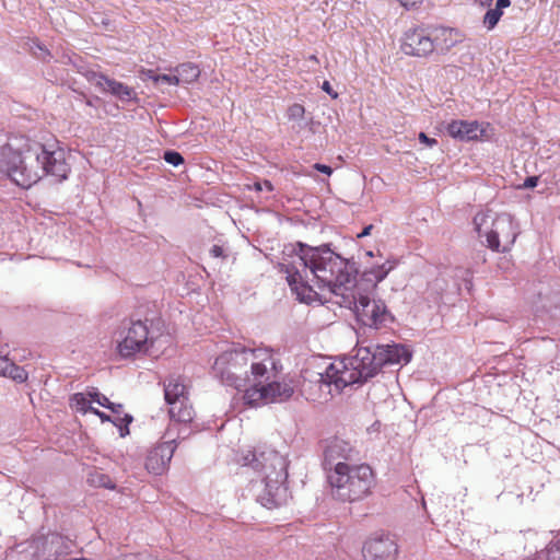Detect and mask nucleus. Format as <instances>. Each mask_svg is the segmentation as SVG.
Wrapping results in <instances>:
<instances>
[{
  "mask_svg": "<svg viewBox=\"0 0 560 560\" xmlns=\"http://www.w3.org/2000/svg\"><path fill=\"white\" fill-rule=\"evenodd\" d=\"M347 265L329 244L311 246L296 242L279 267L300 302L308 304L315 301L317 292L314 287H317L322 291L327 290L335 298L334 303L353 311L360 324L374 329L389 327L395 316L385 301L371 298L373 292L358 291L349 285V273H340V268L347 269Z\"/></svg>",
  "mask_w": 560,
  "mask_h": 560,
  "instance_id": "f257e3e1",
  "label": "nucleus"
},
{
  "mask_svg": "<svg viewBox=\"0 0 560 560\" xmlns=\"http://www.w3.org/2000/svg\"><path fill=\"white\" fill-rule=\"evenodd\" d=\"M0 171L18 186L28 188L48 175L57 182L67 179L70 166L65 150L57 142L42 143L15 136L0 148Z\"/></svg>",
  "mask_w": 560,
  "mask_h": 560,
  "instance_id": "f03ea898",
  "label": "nucleus"
},
{
  "mask_svg": "<svg viewBox=\"0 0 560 560\" xmlns=\"http://www.w3.org/2000/svg\"><path fill=\"white\" fill-rule=\"evenodd\" d=\"M279 357L268 347L246 348L242 345L219 354L212 365V374L223 385L237 390L252 388L275 375Z\"/></svg>",
  "mask_w": 560,
  "mask_h": 560,
  "instance_id": "7ed1b4c3",
  "label": "nucleus"
},
{
  "mask_svg": "<svg viewBox=\"0 0 560 560\" xmlns=\"http://www.w3.org/2000/svg\"><path fill=\"white\" fill-rule=\"evenodd\" d=\"M244 466L258 471L262 478V489L257 501L267 509H275L285 502L288 479V462L272 448H255L243 456Z\"/></svg>",
  "mask_w": 560,
  "mask_h": 560,
  "instance_id": "20e7f679",
  "label": "nucleus"
},
{
  "mask_svg": "<svg viewBox=\"0 0 560 560\" xmlns=\"http://www.w3.org/2000/svg\"><path fill=\"white\" fill-rule=\"evenodd\" d=\"M381 370L375 345L359 347L347 363L345 361L339 364L330 363L324 372L317 373L316 382L320 387L330 388L334 385L340 392L348 385L366 383Z\"/></svg>",
  "mask_w": 560,
  "mask_h": 560,
  "instance_id": "39448f33",
  "label": "nucleus"
},
{
  "mask_svg": "<svg viewBox=\"0 0 560 560\" xmlns=\"http://www.w3.org/2000/svg\"><path fill=\"white\" fill-rule=\"evenodd\" d=\"M334 499L357 502L366 498L375 485V476L366 464L339 466L327 475Z\"/></svg>",
  "mask_w": 560,
  "mask_h": 560,
  "instance_id": "423d86ee",
  "label": "nucleus"
},
{
  "mask_svg": "<svg viewBox=\"0 0 560 560\" xmlns=\"http://www.w3.org/2000/svg\"><path fill=\"white\" fill-rule=\"evenodd\" d=\"M282 371V364L279 360V369L275 372V375L267 381H262L259 384H253L252 388H247L243 396L246 405L257 407L260 405L283 402L289 400L294 394V387L292 382L277 381V377Z\"/></svg>",
  "mask_w": 560,
  "mask_h": 560,
  "instance_id": "0eeeda50",
  "label": "nucleus"
},
{
  "mask_svg": "<svg viewBox=\"0 0 560 560\" xmlns=\"http://www.w3.org/2000/svg\"><path fill=\"white\" fill-rule=\"evenodd\" d=\"M147 322V318L142 320L133 315L122 322L119 332L121 340L117 347L122 358H131L137 352H148L149 345L153 343V337H150Z\"/></svg>",
  "mask_w": 560,
  "mask_h": 560,
  "instance_id": "6e6552de",
  "label": "nucleus"
},
{
  "mask_svg": "<svg viewBox=\"0 0 560 560\" xmlns=\"http://www.w3.org/2000/svg\"><path fill=\"white\" fill-rule=\"evenodd\" d=\"M164 398L170 406V417L173 421L191 422L195 410L189 402L188 389L180 376L170 375L164 381Z\"/></svg>",
  "mask_w": 560,
  "mask_h": 560,
  "instance_id": "1a4fd4ad",
  "label": "nucleus"
},
{
  "mask_svg": "<svg viewBox=\"0 0 560 560\" xmlns=\"http://www.w3.org/2000/svg\"><path fill=\"white\" fill-rule=\"evenodd\" d=\"M340 259L348 264L347 269L340 268V273L343 275L347 271L351 281L349 285H353L358 291L374 292L377 284L382 282L396 266L395 261L386 260L383 264L365 269L358 278L359 268L357 262L341 256Z\"/></svg>",
  "mask_w": 560,
  "mask_h": 560,
  "instance_id": "9d476101",
  "label": "nucleus"
},
{
  "mask_svg": "<svg viewBox=\"0 0 560 560\" xmlns=\"http://www.w3.org/2000/svg\"><path fill=\"white\" fill-rule=\"evenodd\" d=\"M518 235L517 224L509 213H500L492 220L486 231L487 247L494 252H508Z\"/></svg>",
  "mask_w": 560,
  "mask_h": 560,
  "instance_id": "9b49d317",
  "label": "nucleus"
},
{
  "mask_svg": "<svg viewBox=\"0 0 560 560\" xmlns=\"http://www.w3.org/2000/svg\"><path fill=\"white\" fill-rule=\"evenodd\" d=\"M435 38L422 27H416L405 32L400 49L405 55L412 57H428L434 51Z\"/></svg>",
  "mask_w": 560,
  "mask_h": 560,
  "instance_id": "f8f14e48",
  "label": "nucleus"
},
{
  "mask_svg": "<svg viewBox=\"0 0 560 560\" xmlns=\"http://www.w3.org/2000/svg\"><path fill=\"white\" fill-rule=\"evenodd\" d=\"M358 452L349 442L335 439L329 442L324 451L323 467L326 472L336 471L339 466H350Z\"/></svg>",
  "mask_w": 560,
  "mask_h": 560,
  "instance_id": "ddd939ff",
  "label": "nucleus"
},
{
  "mask_svg": "<svg viewBox=\"0 0 560 560\" xmlns=\"http://www.w3.org/2000/svg\"><path fill=\"white\" fill-rule=\"evenodd\" d=\"M362 553L365 560H396L398 546L389 534H375L364 542Z\"/></svg>",
  "mask_w": 560,
  "mask_h": 560,
  "instance_id": "4468645a",
  "label": "nucleus"
},
{
  "mask_svg": "<svg viewBox=\"0 0 560 560\" xmlns=\"http://www.w3.org/2000/svg\"><path fill=\"white\" fill-rule=\"evenodd\" d=\"M175 443V439H168L149 451L145 458V468L149 472L159 476L168 468L176 448Z\"/></svg>",
  "mask_w": 560,
  "mask_h": 560,
  "instance_id": "2eb2a0df",
  "label": "nucleus"
},
{
  "mask_svg": "<svg viewBox=\"0 0 560 560\" xmlns=\"http://www.w3.org/2000/svg\"><path fill=\"white\" fill-rule=\"evenodd\" d=\"M445 130L450 137L462 142L479 140L485 133L477 120L455 119L446 124Z\"/></svg>",
  "mask_w": 560,
  "mask_h": 560,
  "instance_id": "dca6fc26",
  "label": "nucleus"
},
{
  "mask_svg": "<svg viewBox=\"0 0 560 560\" xmlns=\"http://www.w3.org/2000/svg\"><path fill=\"white\" fill-rule=\"evenodd\" d=\"M381 369L385 365L408 363L411 352L402 345H375Z\"/></svg>",
  "mask_w": 560,
  "mask_h": 560,
  "instance_id": "f3484780",
  "label": "nucleus"
},
{
  "mask_svg": "<svg viewBox=\"0 0 560 560\" xmlns=\"http://www.w3.org/2000/svg\"><path fill=\"white\" fill-rule=\"evenodd\" d=\"M102 92L109 93L122 102H129L137 98L135 90L114 79L106 78Z\"/></svg>",
  "mask_w": 560,
  "mask_h": 560,
  "instance_id": "a211bd4d",
  "label": "nucleus"
},
{
  "mask_svg": "<svg viewBox=\"0 0 560 560\" xmlns=\"http://www.w3.org/2000/svg\"><path fill=\"white\" fill-rule=\"evenodd\" d=\"M198 430V425L194 423V419L191 422L185 423V422H175L171 419V423L166 431V436L170 439H179V440H186L189 438L194 432Z\"/></svg>",
  "mask_w": 560,
  "mask_h": 560,
  "instance_id": "6ab92c4d",
  "label": "nucleus"
},
{
  "mask_svg": "<svg viewBox=\"0 0 560 560\" xmlns=\"http://www.w3.org/2000/svg\"><path fill=\"white\" fill-rule=\"evenodd\" d=\"M179 84H191L200 77V69L192 62H184L174 68Z\"/></svg>",
  "mask_w": 560,
  "mask_h": 560,
  "instance_id": "aec40b11",
  "label": "nucleus"
},
{
  "mask_svg": "<svg viewBox=\"0 0 560 560\" xmlns=\"http://www.w3.org/2000/svg\"><path fill=\"white\" fill-rule=\"evenodd\" d=\"M511 5V0H497L495 7L489 9L483 15V25L487 30H493L503 15V10Z\"/></svg>",
  "mask_w": 560,
  "mask_h": 560,
  "instance_id": "412c9836",
  "label": "nucleus"
},
{
  "mask_svg": "<svg viewBox=\"0 0 560 560\" xmlns=\"http://www.w3.org/2000/svg\"><path fill=\"white\" fill-rule=\"evenodd\" d=\"M493 219L494 217H492L491 211H480L476 213L472 222L479 237L486 236V231L490 230Z\"/></svg>",
  "mask_w": 560,
  "mask_h": 560,
  "instance_id": "4be33fe9",
  "label": "nucleus"
},
{
  "mask_svg": "<svg viewBox=\"0 0 560 560\" xmlns=\"http://www.w3.org/2000/svg\"><path fill=\"white\" fill-rule=\"evenodd\" d=\"M143 75L154 82V84L179 85L177 74H156L154 70L142 71Z\"/></svg>",
  "mask_w": 560,
  "mask_h": 560,
  "instance_id": "5701e85b",
  "label": "nucleus"
},
{
  "mask_svg": "<svg viewBox=\"0 0 560 560\" xmlns=\"http://www.w3.org/2000/svg\"><path fill=\"white\" fill-rule=\"evenodd\" d=\"M89 481L91 482V485H93L95 487H101V488H106V489L115 488V483L112 480V478L108 475L103 474L101 471H94L93 474H91L89 477Z\"/></svg>",
  "mask_w": 560,
  "mask_h": 560,
  "instance_id": "b1692460",
  "label": "nucleus"
},
{
  "mask_svg": "<svg viewBox=\"0 0 560 560\" xmlns=\"http://www.w3.org/2000/svg\"><path fill=\"white\" fill-rule=\"evenodd\" d=\"M71 406L82 413H88V408L90 406L91 399L88 394L84 393H75L70 398Z\"/></svg>",
  "mask_w": 560,
  "mask_h": 560,
  "instance_id": "393cba45",
  "label": "nucleus"
},
{
  "mask_svg": "<svg viewBox=\"0 0 560 560\" xmlns=\"http://www.w3.org/2000/svg\"><path fill=\"white\" fill-rule=\"evenodd\" d=\"M32 54L44 62H48L51 59V54L38 39H33L30 46Z\"/></svg>",
  "mask_w": 560,
  "mask_h": 560,
  "instance_id": "a878e982",
  "label": "nucleus"
},
{
  "mask_svg": "<svg viewBox=\"0 0 560 560\" xmlns=\"http://www.w3.org/2000/svg\"><path fill=\"white\" fill-rule=\"evenodd\" d=\"M27 372L24 368L16 365L14 362L12 363V366H10L9 372L7 374V377L12 378L13 381L18 383H23L27 380Z\"/></svg>",
  "mask_w": 560,
  "mask_h": 560,
  "instance_id": "bb28decb",
  "label": "nucleus"
},
{
  "mask_svg": "<svg viewBox=\"0 0 560 560\" xmlns=\"http://www.w3.org/2000/svg\"><path fill=\"white\" fill-rule=\"evenodd\" d=\"M90 83L94 84L97 89L102 90L103 86H104V82L107 78V75L101 73V72H96L92 69H90L89 71L84 72V75H83Z\"/></svg>",
  "mask_w": 560,
  "mask_h": 560,
  "instance_id": "cd10ccee",
  "label": "nucleus"
},
{
  "mask_svg": "<svg viewBox=\"0 0 560 560\" xmlns=\"http://www.w3.org/2000/svg\"><path fill=\"white\" fill-rule=\"evenodd\" d=\"M305 114V108L303 105L299 103H294L291 106H289L287 110V116L290 120H300L303 119Z\"/></svg>",
  "mask_w": 560,
  "mask_h": 560,
  "instance_id": "c85d7f7f",
  "label": "nucleus"
},
{
  "mask_svg": "<svg viewBox=\"0 0 560 560\" xmlns=\"http://www.w3.org/2000/svg\"><path fill=\"white\" fill-rule=\"evenodd\" d=\"M163 159L165 162H167L168 164H171L173 166H178L184 163L183 155L179 152L174 151V150L165 151Z\"/></svg>",
  "mask_w": 560,
  "mask_h": 560,
  "instance_id": "c756f323",
  "label": "nucleus"
},
{
  "mask_svg": "<svg viewBox=\"0 0 560 560\" xmlns=\"http://www.w3.org/2000/svg\"><path fill=\"white\" fill-rule=\"evenodd\" d=\"M114 420L117 421V423L120 424V427H117L120 431V436H126L127 434H129V429H128V425L132 422V416L129 415V413H125L122 418H120L119 416L113 418Z\"/></svg>",
  "mask_w": 560,
  "mask_h": 560,
  "instance_id": "7c9ffc66",
  "label": "nucleus"
},
{
  "mask_svg": "<svg viewBox=\"0 0 560 560\" xmlns=\"http://www.w3.org/2000/svg\"><path fill=\"white\" fill-rule=\"evenodd\" d=\"M88 396L91 400L97 402L102 407H105L110 402V400L103 394H101L97 388H92L88 392Z\"/></svg>",
  "mask_w": 560,
  "mask_h": 560,
  "instance_id": "2f4dec72",
  "label": "nucleus"
},
{
  "mask_svg": "<svg viewBox=\"0 0 560 560\" xmlns=\"http://www.w3.org/2000/svg\"><path fill=\"white\" fill-rule=\"evenodd\" d=\"M456 277L463 278V280L466 282V284H471V272L469 269L466 268H456Z\"/></svg>",
  "mask_w": 560,
  "mask_h": 560,
  "instance_id": "473e14b6",
  "label": "nucleus"
},
{
  "mask_svg": "<svg viewBox=\"0 0 560 560\" xmlns=\"http://www.w3.org/2000/svg\"><path fill=\"white\" fill-rule=\"evenodd\" d=\"M12 361L9 360L7 357L0 355V375L7 376L10 366H12Z\"/></svg>",
  "mask_w": 560,
  "mask_h": 560,
  "instance_id": "72a5a7b5",
  "label": "nucleus"
},
{
  "mask_svg": "<svg viewBox=\"0 0 560 560\" xmlns=\"http://www.w3.org/2000/svg\"><path fill=\"white\" fill-rule=\"evenodd\" d=\"M418 139L421 143L425 144L427 147H434L438 144V140L435 138H430L427 136L425 132H420L418 136Z\"/></svg>",
  "mask_w": 560,
  "mask_h": 560,
  "instance_id": "f704fd0d",
  "label": "nucleus"
},
{
  "mask_svg": "<svg viewBox=\"0 0 560 560\" xmlns=\"http://www.w3.org/2000/svg\"><path fill=\"white\" fill-rule=\"evenodd\" d=\"M209 253H210V256L213 258H222V259L226 258L225 252H224L223 247L220 245H213L210 248Z\"/></svg>",
  "mask_w": 560,
  "mask_h": 560,
  "instance_id": "c9c22d12",
  "label": "nucleus"
},
{
  "mask_svg": "<svg viewBox=\"0 0 560 560\" xmlns=\"http://www.w3.org/2000/svg\"><path fill=\"white\" fill-rule=\"evenodd\" d=\"M255 189L260 191L262 189H267L268 191H272L273 186L270 180H264L262 183H255Z\"/></svg>",
  "mask_w": 560,
  "mask_h": 560,
  "instance_id": "e433bc0d",
  "label": "nucleus"
},
{
  "mask_svg": "<svg viewBox=\"0 0 560 560\" xmlns=\"http://www.w3.org/2000/svg\"><path fill=\"white\" fill-rule=\"evenodd\" d=\"M538 177L537 176H528L525 178L523 183L524 188H534L537 186Z\"/></svg>",
  "mask_w": 560,
  "mask_h": 560,
  "instance_id": "4c0bfd02",
  "label": "nucleus"
},
{
  "mask_svg": "<svg viewBox=\"0 0 560 560\" xmlns=\"http://www.w3.org/2000/svg\"><path fill=\"white\" fill-rule=\"evenodd\" d=\"M106 408L109 409L113 413L119 416L122 412L124 406L121 404H115L110 401Z\"/></svg>",
  "mask_w": 560,
  "mask_h": 560,
  "instance_id": "58836bf2",
  "label": "nucleus"
},
{
  "mask_svg": "<svg viewBox=\"0 0 560 560\" xmlns=\"http://www.w3.org/2000/svg\"><path fill=\"white\" fill-rule=\"evenodd\" d=\"M314 168L320 173H324L326 175H331L332 168L326 164L316 163L314 164Z\"/></svg>",
  "mask_w": 560,
  "mask_h": 560,
  "instance_id": "ea45409f",
  "label": "nucleus"
},
{
  "mask_svg": "<svg viewBox=\"0 0 560 560\" xmlns=\"http://www.w3.org/2000/svg\"><path fill=\"white\" fill-rule=\"evenodd\" d=\"M97 417L101 419L102 422H112L114 425L116 427H120L119 423H117L116 420L113 419L112 416L101 411L100 413H97Z\"/></svg>",
  "mask_w": 560,
  "mask_h": 560,
  "instance_id": "a19ab883",
  "label": "nucleus"
},
{
  "mask_svg": "<svg viewBox=\"0 0 560 560\" xmlns=\"http://www.w3.org/2000/svg\"><path fill=\"white\" fill-rule=\"evenodd\" d=\"M323 91L329 94L332 98H337L338 94L335 92L328 81H324L322 85Z\"/></svg>",
  "mask_w": 560,
  "mask_h": 560,
  "instance_id": "79ce46f5",
  "label": "nucleus"
},
{
  "mask_svg": "<svg viewBox=\"0 0 560 560\" xmlns=\"http://www.w3.org/2000/svg\"><path fill=\"white\" fill-rule=\"evenodd\" d=\"M404 8L411 9L417 7L420 0H397Z\"/></svg>",
  "mask_w": 560,
  "mask_h": 560,
  "instance_id": "37998d69",
  "label": "nucleus"
},
{
  "mask_svg": "<svg viewBox=\"0 0 560 560\" xmlns=\"http://www.w3.org/2000/svg\"><path fill=\"white\" fill-rule=\"evenodd\" d=\"M73 66L77 68L78 73L84 75V72L89 71L90 68L84 65L82 61L80 62H73Z\"/></svg>",
  "mask_w": 560,
  "mask_h": 560,
  "instance_id": "c03bdc74",
  "label": "nucleus"
},
{
  "mask_svg": "<svg viewBox=\"0 0 560 560\" xmlns=\"http://www.w3.org/2000/svg\"><path fill=\"white\" fill-rule=\"evenodd\" d=\"M373 228H374V225H373V224H369V225H366V226L362 230V232H361V233H359V234L357 235V237H358V238H362V237H365V236L370 235V234H371V231L373 230Z\"/></svg>",
  "mask_w": 560,
  "mask_h": 560,
  "instance_id": "a18cd8bd",
  "label": "nucleus"
},
{
  "mask_svg": "<svg viewBox=\"0 0 560 560\" xmlns=\"http://www.w3.org/2000/svg\"><path fill=\"white\" fill-rule=\"evenodd\" d=\"M493 0H477L481 7H490Z\"/></svg>",
  "mask_w": 560,
  "mask_h": 560,
  "instance_id": "49530a36",
  "label": "nucleus"
},
{
  "mask_svg": "<svg viewBox=\"0 0 560 560\" xmlns=\"http://www.w3.org/2000/svg\"><path fill=\"white\" fill-rule=\"evenodd\" d=\"M88 412H91V413H93V415L97 416V413H100V412H101V410H98L97 408H94V407H92V406L90 405V406H89V408H88Z\"/></svg>",
  "mask_w": 560,
  "mask_h": 560,
  "instance_id": "de8ad7c7",
  "label": "nucleus"
},
{
  "mask_svg": "<svg viewBox=\"0 0 560 560\" xmlns=\"http://www.w3.org/2000/svg\"><path fill=\"white\" fill-rule=\"evenodd\" d=\"M365 255H366V256H369V257H373V256H374V253H373L372 250H368V252L365 253Z\"/></svg>",
  "mask_w": 560,
  "mask_h": 560,
  "instance_id": "09e8293b",
  "label": "nucleus"
},
{
  "mask_svg": "<svg viewBox=\"0 0 560 560\" xmlns=\"http://www.w3.org/2000/svg\"><path fill=\"white\" fill-rule=\"evenodd\" d=\"M86 104L91 106V105H92V102H91L90 100H88V101H86Z\"/></svg>",
  "mask_w": 560,
  "mask_h": 560,
  "instance_id": "8fccbe9b",
  "label": "nucleus"
}]
</instances>
